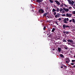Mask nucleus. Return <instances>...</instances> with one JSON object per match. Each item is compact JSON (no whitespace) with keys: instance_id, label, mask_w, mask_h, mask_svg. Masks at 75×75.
<instances>
[{"instance_id":"5701e85b","label":"nucleus","mask_w":75,"mask_h":75,"mask_svg":"<svg viewBox=\"0 0 75 75\" xmlns=\"http://www.w3.org/2000/svg\"><path fill=\"white\" fill-rule=\"evenodd\" d=\"M70 62V60H69L68 61H66V63H69V62Z\"/></svg>"},{"instance_id":"423d86ee","label":"nucleus","mask_w":75,"mask_h":75,"mask_svg":"<svg viewBox=\"0 0 75 75\" xmlns=\"http://www.w3.org/2000/svg\"><path fill=\"white\" fill-rule=\"evenodd\" d=\"M63 10L65 11L66 12H68V11H69V9H68V8H63Z\"/></svg>"},{"instance_id":"473e14b6","label":"nucleus","mask_w":75,"mask_h":75,"mask_svg":"<svg viewBox=\"0 0 75 75\" xmlns=\"http://www.w3.org/2000/svg\"><path fill=\"white\" fill-rule=\"evenodd\" d=\"M56 12H54V13L53 14V15L54 16H55V15H56Z\"/></svg>"},{"instance_id":"72a5a7b5","label":"nucleus","mask_w":75,"mask_h":75,"mask_svg":"<svg viewBox=\"0 0 75 75\" xmlns=\"http://www.w3.org/2000/svg\"><path fill=\"white\" fill-rule=\"evenodd\" d=\"M71 8H72V7H69V10H71Z\"/></svg>"},{"instance_id":"7c9ffc66","label":"nucleus","mask_w":75,"mask_h":75,"mask_svg":"<svg viewBox=\"0 0 75 75\" xmlns=\"http://www.w3.org/2000/svg\"><path fill=\"white\" fill-rule=\"evenodd\" d=\"M72 13L73 14H75V11H73Z\"/></svg>"},{"instance_id":"2f4dec72","label":"nucleus","mask_w":75,"mask_h":75,"mask_svg":"<svg viewBox=\"0 0 75 75\" xmlns=\"http://www.w3.org/2000/svg\"><path fill=\"white\" fill-rule=\"evenodd\" d=\"M66 61H68L69 60V58H67L66 59Z\"/></svg>"},{"instance_id":"a878e982","label":"nucleus","mask_w":75,"mask_h":75,"mask_svg":"<svg viewBox=\"0 0 75 75\" xmlns=\"http://www.w3.org/2000/svg\"><path fill=\"white\" fill-rule=\"evenodd\" d=\"M54 8H55V9H57V6H55V5H54Z\"/></svg>"},{"instance_id":"09e8293b","label":"nucleus","mask_w":75,"mask_h":75,"mask_svg":"<svg viewBox=\"0 0 75 75\" xmlns=\"http://www.w3.org/2000/svg\"><path fill=\"white\" fill-rule=\"evenodd\" d=\"M47 35L48 36V35H49V34H47Z\"/></svg>"},{"instance_id":"37998d69","label":"nucleus","mask_w":75,"mask_h":75,"mask_svg":"<svg viewBox=\"0 0 75 75\" xmlns=\"http://www.w3.org/2000/svg\"><path fill=\"white\" fill-rule=\"evenodd\" d=\"M61 68H63V66H62L61 67Z\"/></svg>"},{"instance_id":"f8f14e48","label":"nucleus","mask_w":75,"mask_h":75,"mask_svg":"<svg viewBox=\"0 0 75 75\" xmlns=\"http://www.w3.org/2000/svg\"><path fill=\"white\" fill-rule=\"evenodd\" d=\"M58 50L59 52H60L61 51V48H60V47H58Z\"/></svg>"},{"instance_id":"9d476101","label":"nucleus","mask_w":75,"mask_h":75,"mask_svg":"<svg viewBox=\"0 0 75 75\" xmlns=\"http://www.w3.org/2000/svg\"><path fill=\"white\" fill-rule=\"evenodd\" d=\"M48 14V13H45L43 15V17H46L47 15Z\"/></svg>"},{"instance_id":"e433bc0d","label":"nucleus","mask_w":75,"mask_h":75,"mask_svg":"<svg viewBox=\"0 0 75 75\" xmlns=\"http://www.w3.org/2000/svg\"><path fill=\"white\" fill-rule=\"evenodd\" d=\"M64 6H65V7H67L68 6L66 4H64Z\"/></svg>"},{"instance_id":"f704fd0d","label":"nucleus","mask_w":75,"mask_h":75,"mask_svg":"<svg viewBox=\"0 0 75 75\" xmlns=\"http://www.w3.org/2000/svg\"><path fill=\"white\" fill-rule=\"evenodd\" d=\"M62 14H63V13H65V11H64V10H62Z\"/></svg>"},{"instance_id":"49530a36","label":"nucleus","mask_w":75,"mask_h":75,"mask_svg":"<svg viewBox=\"0 0 75 75\" xmlns=\"http://www.w3.org/2000/svg\"><path fill=\"white\" fill-rule=\"evenodd\" d=\"M73 67H74V68H75V65H74L73 66Z\"/></svg>"},{"instance_id":"603ef678","label":"nucleus","mask_w":75,"mask_h":75,"mask_svg":"<svg viewBox=\"0 0 75 75\" xmlns=\"http://www.w3.org/2000/svg\"><path fill=\"white\" fill-rule=\"evenodd\" d=\"M58 39H59V38H58L57 40H58Z\"/></svg>"},{"instance_id":"4be33fe9","label":"nucleus","mask_w":75,"mask_h":75,"mask_svg":"<svg viewBox=\"0 0 75 75\" xmlns=\"http://www.w3.org/2000/svg\"><path fill=\"white\" fill-rule=\"evenodd\" d=\"M43 29V30H44V31L45 30V29H46V27L44 26Z\"/></svg>"},{"instance_id":"0eeeda50","label":"nucleus","mask_w":75,"mask_h":75,"mask_svg":"<svg viewBox=\"0 0 75 75\" xmlns=\"http://www.w3.org/2000/svg\"><path fill=\"white\" fill-rule=\"evenodd\" d=\"M43 1V0H36V1L38 3H40L42 2Z\"/></svg>"},{"instance_id":"a18cd8bd","label":"nucleus","mask_w":75,"mask_h":75,"mask_svg":"<svg viewBox=\"0 0 75 75\" xmlns=\"http://www.w3.org/2000/svg\"><path fill=\"white\" fill-rule=\"evenodd\" d=\"M63 33H64V34H65V32H63Z\"/></svg>"},{"instance_id":"6e6d98bb","label":"nucleus","mask_w":75,"mask_h":75,"mask_svg":"<svg viewBox=\"0 0 75 75\" xmlns=\"http://www.w3.org/2000/svg\"><path fill=\"white\" fill-rule=\"evenodd\" d=\"M65 68H66L65 67Z\"/></svg>"},{"instance_id":"6ab92c4d","label":"nucleus","mask_w":75,"mask_h":75,"mask_svg":"<svg viewBox=\"0 0 75 75\" xmlns=\"http://www.w3.org/2000/svg\"><path fill=\"white\" fill-rule=\"evenodd\" d=\"M49 1L50 3H54V1L51 0H49Z\"/></svg>"},{"instance_id":"bb28decb","label":"nucleus","mask_w":75,"mask_h":75,"mask_svg":"<svg viewBox=\"0 0 75 75\" xmlns=\"http://www.w3.org/2000/svg\"><path fill=\"white\" fill-rule=\"evenodd\" d=\"M55 23L56 24H57V25H58V22H55Z\"/></svg>"},{"instance_id":"5fc2aeb1","label":"nucleus","mask_w":75,"mask_h":75,"mask_svg":"<svg viewBox=\"0 0 75 75\" xmlns=\"http://www.w3.org/2000/svg\"><path fill=\"white\" fill-rule=\"evenodd\" d=\"M69 55H71V54H69Z\"/></svg>"},{"instance_id":"20e7f679","label":"nucleus","mask_w":75,"mask_h":75,"mask_svg":"<svg viewBox=\"0 0 75 75\" xmlns=\"http://www.w3.org/2000/svg\"><path fill=\"white\" fill-rule=\"evenodd\" d=\"M39 12L41 14V13H44V11L43 9H40L39 10Z\"/></svg>"},{"instance_id":"a19ab883","label":"nucleus","mask_w":75,"mask_h":75,"mask_svg":"<svg viewBox=\"0 0 75 75\" xmlns=\"http://www.w3.org/2000/svg\"><path fill=\"white\" fill-rule=\"evenodd\" d=\"M71 3H74V1H71Z\"/></svg>"},{"instance_id":"f257e3e1","label":"nucleus","mask_w":75,"mask_h":75,"mask_svg":"<svg viewBox=\"0 0 75 75\" xmlns=\"http://www.w3.org/2000/svg\"><path fill=\"white\" fill-rule=\"evenodd\" d=\"M67 42H69L67 43L66 44H68V45H70L71 46H72V47H75V45H74V41L70 39H69L67 40Z\"/></svg>"},{"instance_id":"4c0bfd02","label":"nucleus","mask_w":75,"mask_h":75,"mask_svg":"<svg viewBox=\"0 0 75 75\" xmlns=\"http://www.w3.org/2000/svg\"><path fill=\"white\" fill-rule=\"evenodd\" d=\"M58 20H59V21L61 20V18H59V19Z\"/></svg>"},{"instance_id":"3c124183","label":"nucleus","mask_w":75,"mask_h":75,"mask_svg":"<svg viewBox=\"0 0 75 75\" xmlns=\"http://www.w3.org/2000/svg\"><path fill=\"white\" fill-rule=\"evenodd\" d=\"M74 58H75V56H74Z\"/></svg>"},{"instance_id":"de8ad7c7","label":"nucleus","mask_w":75,"mask_h":75,"mask_svg":"<svg viewBox=\"0 0 75 75\" xmlns=\"http://www.w3.org/2000/svg\"><path fill=\"white\" fill-rule=\"evenodd\" d=\"M73 8H74V9H75V7H73Z\"/></svg>"},{"instance_id":"9b49d317","label":"nucleus","mask_w":75,"mask_h":75,"mask_svg":"<svg viewBox=\"0 0 75 75\" xmlns=\"http://www.w3.org/2000/svg\"><path fill=\"white\" fill-rule=\"evenodd\" d=\"M59 56H60V57H62V58H64V55H63L62 54H59Z\"/></svg>"},{"instance_id":"a211bd4d","label":"nucleus","mask_w":75,"mask_h":75,"mask_svg":"<svg viewBox=\"0 0 75 75\" xmlns=\"http://www.w3.org/2000/svg\"><path fill=\"white\" fill-rule=\"evenodd\" d=\"M65 33L66 34H69V32L68 31H66Z\"/></svg>"},{"instance_id":"c9c22d12","label":"nucleus","mask_w":75,"mask_h":75,"mask_svg":"<svg viewBox=\"0 0 75 75\" xmlns=\"http://www.w3.org/2000/svg\"><path fill=\"white\" fill-rule=\"evenodd\" d=\"M71 64L72 65H74V63H71Z\"/></svg>"},{"instance_id":"79ce46f5","label":"nucleus","mask_w":75,"mask_h":75,"mask_svg":"<svg viewBox=\"0 0 75 75\" xmlns=\"http://www.w3.org/2000/svg\"><path fill=\"white\" fill-rule=\"evenodd\" d=\"M71 5H74V3H71Z\"/></svg>"},{"instance_id":"2eb2a0df","label":"nucleus","mask_w":75,"mask_h":75,"mask_svg":"<svg viewBox=\"0 0 75 75\" xmlns=\"http://www.w3.org/2000/svg\"><path fill=\"white\" fill-rule=\"evenodd\" d=\"M55 30V29L54 28H53L52 30V32H54Z\"/></svg>"},{"instance_id":"4468645a","label":"nucleus","mask_w":75,"mask_h":75,"mask_svg":"<svg viewBox=\"0 0 75 75\" xmlns=\"http://www.w3.org/2000/svg\"><path fill=\"white\" fill-rule=\"evenodd\" d=\"M63 42H67V40L65 39H63L62 40Z\"/></svg>"},{"instance_id":"f03ea898","label":"nucleus","mask_w":75,"mask_h":75,"mask_svg":"<svg viewBox=\"0 0 75 75\" xmlns=\"http://www.w3.org/2000/svg\"><path fill=\"white\" fill-rule=\"evenodd\" d=\"M69 21V19L68 18H65L63 20L64 22L65 23H66V24H68V22L67 21Z\"/></svg>"},{"instance_id":"6e6552de","label":"nucleus","mask_w":75,"mask_h":75,"mask_svg":"<svg viewBox=\"0 0 75 75\" xmlns=\"http://www.w3.org/2000/svg\"><path fill=\"white\" fill-rule=\"evenodd\" d=\"M46 18L47 19H48V18L50 19L51 18V16H50V15H47V16L46 17Z\"/></svg>"},{"instance_id":"7ed1b4c3","label":"nucleus","mask_w":75,"mask_h":75,"mask_svg":"<svg viewBox=\"0 0 75 75\" xmlns=\"http://www.w3.org/2000/svg\"><path fill=\"white\" fill-rule=\"evenodd\" d=\"M63 29H65L66 28H69V26L68 25H66L65 24H64V25H63Z\"/></svg>"},{"instance_id":"dca6fc26","label":"nucleus","mask_w":75,"mask_h":75,"mask_svg":"<svg viewBox=\"0 0 75 75\" xmlns=\"http://www.w3.org/2000/svg\"><path fill=\"white\" fill-rule=\"evenodd\" d=\"M64 49H65V50H68V47H67V46H66V47H64Z\"/></svg>"},{"instance_id":"393cba45","label":"nucleus","mask_w":75,"mask_h":75,"mask_svg":"<svg viewBox=\"0 0 75 75\" xmlns=\"http://www.w3.org/2000/svg\"><path fill=\"white\" fill-rule=\"evenodd\" d=\"M72 21L73 23H75V19H72Z\"/></svg>"},{"instance_id":"aec40b11","label":"nucleus","mask_w":75,"mask_h":75,"mask_svg":"<svg viewBox=\"0 0 75 75\" xmlns=\"http://www.w3.org/2000/svg\"><path fill=\"white\" fill-rule=\"evenodd\" d=\"M68 2H69V4H71V3H72V2H71V1L69 0Z\"/></svg>"},{"instance_id":"c756f323","label":"nucleus","mask_w":75,"mask_h":75,"mask_svg":"<svg viewBox=\"0 0 75 75\" xmlns=\"http://www.w3.org/2000/svg\"><path fill=\"white\" fill-rule=\"evenodd\" d=\"M72 62H75V60H72Z\"/></svg>"},{"instance_id":"c03bdc74","label":"nucleus","mask_w":75,"mask_h":75,"mask_svg":"<svg viewBox=\"0 0 75 75\" xmlns=\"http://www.w3.org/2000/svg\"><path fill=\"white\" fill-rule=\"evenodd\" d=\"M54 50H55V49L54 48L52 49V51H54Z\"/></svg>"},{"instance_id":"58836bf2","label":"nucleus","mask_w":75,"mask_h":75,"mask_svg":"<svg viewBox=\"0 0 75 75\" xmlns=\"http://www.w3.org/2000/svg\"><path fill=\"white\" fill-rule=\"evenodd\" d=\"M69 21L70 23H71V22H72V20H70Z\"/></svg>"},{"instance_id":"8fccbe9b","label":"nucleus","mask_w":75,"mask_h":75,"mask_svg":"<svg viewBox=\"0 0 75 75\" xmlns=\"http://www.w3.org/2000/svg\"><path fill=\"white\" fill-rule=\"evenodd\" d=\"M74 6H75V3L74 4Z\"/></svg>"},{"instance_id":"1a4fd4ad","label":"nucleus","mask_w":75,"mask_h":75,"mask_svg":"<svg viewBox=\"0 0 75 75\" xmlns=\"http://www.w3.org/2000/svg\"><path fill=\"white\" fill-rule=\"evenodd\" d=\"M57 4H58V5H60V3L57 0H56L54 1Z\"/></svg>"},{"instance_id":"b1692460","label":"nucleus","mask_w":75,"mask_h":75,"mask_svg":"<svg viewBox=\"0 0 75 75\" xmlns=\"http://www.w3.org/2000/svg\"><path fill=\"white\" fill-rule=\"evenodd\" d=\"M64 3H62L60 5V7H62L64 6Z\"/></svg>"},{"instance_id":"ea45409f","label":"nucleus","mask_w":75,"mask_h":75,"mask_svg":"<svg viewBox=\"0 0 75 75\" xmlns=\"http://www.w3.org/2000/svg\"><path fill=\"white\" fill-rule=\"evenodd\" d=\"M62 15L63 16H66V15L65 14H62Z\"/></svg>"},{"instance_id":"f3484780","label":"nucleus","mask_w":75,"mask_h":75,"mask_svg":"<svg viewBox=\"0 0 75 75\" xmlns=\"http://www.w3.org/2000/svg\"><path fill=\"white\" fill-rule=\"evenodd\" d=\"M56 11V10L54 8H53L52 10V12H55V11Z\"/></svg>"},{"instance_id":"ddd939ff","label":"nucleus","mask_w":75,"mask_h":75,"mask_svg":"<svg viewBox=\"0 0 75 75\" xmlns=\"http://www.w3.org/2000/svg\"><path fill=\"white\" fill-rule=\"evenodd\" d=\"M57 10H56V11H57V12H58V11H59V8H56Z\"/></svg>"},{"instance_id":"412c9836","label":"nucleus","mask_w":75,"mask_h":75,"mask_svg":"<svg viewBox=\"0 0 75 75\" xmlns=\"http://www.w3.org/2000/svg\"><path fill=\"white\" fill-rule=\"evenodd\" d=\"M62 10H63V9L62 8H60V12H62Z\"/></svg>"},{"instance_id":"c85d7f7f","label":"nucleus","mask_w":75,"mask_h":75,"mask_svg":"<svg viewBox=\"0 0 75 75\" xmlns=\"http://www.w3.org/2000/svg\"><path fill=\"white\" fill-rule=\"evenodd\" d=\"M69 17H71V16H72V14H69Z\"/></svg>"},{"instance_id":"864d4df0","label":"nucleus","mask_w":75,"mask_h":75,"mask_svg":"<svg viewBox=\"0 0 75 75\" xmlns=\"http://www.w3.org/2000/svg\"><path fill=\"white\" fill-rule=\"evenodd\" d=\"M65 67H67V66H64Z\"/></svg>"},{"instance_id":"cd10ccee","label":"nucleus","mask_w":75,"mask_h":75,"mask_svg":"<svg viewBox=\"0 0 75 75\" xmlns=\"http://www.w3.org/2000/svg\"><path fill=\"white\" fill-rule=\"evenodd\" d=\"M69 14H68V13H67L66 14V17H69Z\"/></svg>"},{"instance_id":"39448f33","label":"nucleus","mask_w":75,"mask_h":75,"mask_svg":"<svg viewBox=\"0 0 75 75\" xmlns=\"http://www.w3.org/2000/svg\"><path fill=\"white\" fill-rule=\"evenodd\" d=\"M57 14V15H56L55 16V18H58L60 16H61V15L59 13H58Z\"/></svg>"}]
</instances>
